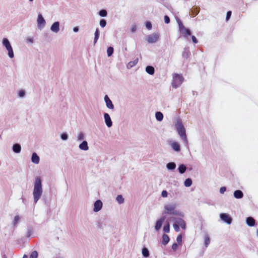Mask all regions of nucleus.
<instances>
[{"instance_id": "obj_33", "label": "nucleus", "mask_w": 258, "mask_h": 258, "mask_svg": "<svg viewBox=\"0 0 258 258\" xmlns=\"http://www.w3.org/2000/svg\"><path fill=\"white\" fill-rule=\"evenodd\" d=\"M113 51H114V49L112 47H111V46L109 47L107 50L108 56H110L113 53Z\"/></svg>"}, {"instance_id": "obj_27", "label": "nucleus", "mask_w": 258, "mask_h": 258, "mask_svg": "<svg viewBox=\"0 0 258 258\" xmlns=\"http://www.w3.org/2000/svg\"><path fill=\"white\" fill-rule=\"evenodd\" d=\"M176 165L174 162H170L167 164V167L168 169L173 170L175 168Z\"/></svg>"}, {"instance_id": "obj_8", "label": "nucleus", "mask_w": 258, "mask_h": 258, "mask_svg": "<svg viewBox=\"0 0 258 258\" xmlns=\"http://www.w3.org/2000/svg\"><path fill=\"white\" fill-rule=\"evenodd\" d=\"M174 223H177L178 225L181 227V228L183 229H185L186 228V223L183 219L180 218H175L174 219Z\"/></svg>"}, {"instance_id": "obj_38", "label": "nucleus", "mask_w": 258, "mask_h": 258, "mask_svg": "<svg viewBox=\"0 0 258 258\" xmlns=\"http://www.w3.org/2000/svg\"><path fill=\"white\" fill-rule=\"evenodd\" d=\"M176 240L177 241V242L179 243V244H181V242H182V236L181 234H179L177 236V238H176Z\"/></svg>"}, {"instance_id": "obj_41", "label": "nucleus", "mask_w": 258, "mask_h": 258, "mask_svg": "<svg viewBox=\"0 0 258 258\" xmlns=\"http://www.w3.org/2000/svg\"><path fill=\"white\" fill-rule=\"evenodd\" d=\"M164 22L166 24H168L170 22V18L167 16H164Z\"/></svg>"}, {"instance_id": "obj_10", "label": "nucleus", "mask_w": 258, "mask_h": 258, "mask_svg": "<svg viewBox=\"0 0 258 258\" xmlns=\"http://www.w3.org/2000/svg\"><path fill=\"white\" fill-rule=\"evenodd\" d=\"M37 24L40 28L44 27L45 25V21L41 14H39L38 16Z\"/></svg>"}, {"instance_id": "obj_24", "label": "nucleus", "mask_w": 258, "mask_h": 258, "mask_svg": "<svg viewBox=\"0 0 258 258\" xmlns=\"http://www.w3.org/2000/svg\"><path fill=\"white\" fill-rule=\"evenodd\" d=\"M156 118L158 121H161L163 118V115L161 112H157L155 114Z\"/></svg>"}, {"instance_id": "obj_17", "label": "nucleus", "mask_w": 258, "mask_h": 258, "mask_svg": "<svg viewBox=\"0 0 258 258\" xmlns=\"http://www.w3.org/2000/svg\"><path fill=\"white\" fill-rule=\"evenodd\" d=\"M32 162L35 164H38L39 162V157L36 153H33L31 158Z\"/></svg>"}, {"instance_id": "obj_34", "label": "nucleus", "mask_w": 258, "mask_h": 258, "mask_svg": "<svg viewBox=\"0 0 258 258\" xmlns=\"http://www.w3.org/2000/svg\"><path fill=\"white\" fill-rule=\"evenodd\" d=\"M107 11L105 10H102L99 12V15L101 17H105L107 15Z\"/></svg>"}, {"instance_id": "obj_28", "label": "nucleus", "mask_w": 258, "mask_h": 258, "mask_svg": "<svg viewBox=\"0 0 258 258\" xmlns=\"http://www.w3.org/2000/svg\"><path fill=\"white\" fill-rule=\"evenodd\" d=\"M94 43L95 44L96 43V42L97 41L98 38H99V30L98 29H96L95 32V34H94Z\"/></svg>"}, {"instance_id": "obj_23", "label": "nucleus", "mask_w": 258, "mask_h": 258, "mask_svg": "<svg viewBox=\"0 0 258 258\" xmlns=\"http://www.w3.org/2000/svg\"><path fill=\"white\" fill-rule=\"evenodd\" d=\"M146 71L150 75H153L155 72V70L154 67L152 66H147L146 68Z\"/></svg>"}, {"instance_id": "obj_11", "label": "nucleus", "mask_w": 258, "mask_h": 258, "mask_svg": "<svg viewBox=\"0 0 258 258\" xmlns=\"http://www.w3.org/2000/svg\"><path fill=\"white\" fill-rule=\"evenodd\" d=\"M102 207V203L100 200L96 201L94 203V211L97 212L100 211Z\"/></svg>"}, {"instance_id": "obj_48", "label": "nucleus", "mask_w": 258, "mask_h": 258, "mask_svg": "<svg viewBox=\"0 0 258 258\" xmlns=\"http://www.w3.org/2000/svg\"><path fill=\"white\" fill-rule=\"evenodd\" d=\"M191 39H192V42L194 43H198V40H197L196 37L195 36H191Z\"/></svg>"}, {"instance_id": "obj_4", "label": "nucleus", "mask_w": 258, "mask_h": 258, "mask_svg": "<svg viewBox=\"0 0 258 258\" xmlns=\"http://www.w3.org/2000/svg\"><path fill=\"white\" fill-rule=\"evenodd\" d=\"M177 131L181 138L186 143H187V139L185 134V130L182 124H179L177 126Z\"/></svg>"}, {"instance_id": "obj_20", "label": "nucleus", "mask_w": 258, "mask_h": 258, "mask_svg": "<svg viewBox=\"0 0 258 258\" xmlns=\"http://www.w3.org/2000/svg\"><path fill=\"white\" fill-rule=\"evenodd\" d=\"M79 148L80 149L84 151L88 150V144L86 141H83L80 145Z\"/></svg>"}, {"instance_id": "obj_25", "label": "nucleus", "mask_w": 258, "mask_h": 258, "mask_svg": "<svg viewBox=\"0 0 258 258\" xmlns=\"http://www.w3.org/2000/svg\"><path fill=\"white\" fill-rule=\"evenodd\" d=\"M186 167L183 164L180 165L178 167L179 172L181 174L184 173V172L186 171Z\"/></svg>"}, {"instance_id": "obj_53", "label": "nucleus", "mask_w": 258, "mask_h": 258, "mask_svg": "<svg viewBox=\"0 0 258 258\" xmlns=\"http://www.w3.org/2000/svg\"><path fill=\"white\" fill-rule=\"evenodd\" d=\"M29 1H31V2H32V1H33V0H29Z\"/></svg>"}, {"instance_id": "obj_35", "label": "nucleus", "mask_w": 258, "mask_h": 258, "mask_svg": "<svg viewBox=\"0 0 258 258\" xmlns=\"http://www.w3.org/2000/svg\"><path fill=\"white\" fill-rule=\"evenodd\" d=\"M38 253L36 251H33L30 254V258H37Z\"/></svg>"}, {"instance_id": "obj_45", "label": "nucleus", "mask_w": 258, "mask_h": 258, "mask_svg": "<svg viewBox=\"0 0 258 258\" xmlns=\"http://www.w3.org/2000/svg\"><path fill=\"white\" fill-rule=\"evenodd\" d=\"M226 188L224 186H223L220 188V192L221 194H224V192L226 191Z\"/></svg>"}, {"instance_id": "obj_15", "label": "nucleus", "mask_w": 258, "mask_h": 258, "mask_svg": "<svg viewBox=\"0 0 258 258\" xmlns=\"http://www.w3.org/2000/svg\"><path fill=\"white\" fill-rule=\"evenodd\" d=\"M59 22H54L51 26V30L55 33H57L59 30Z\"/></svg>"}, {"instance_id": "obj_52", "label": "nucleus", "mask_w": 258, "mask_h": 258, "mask_svg": "<svg viewBox=\"0 0 258 258\" xmlns=\"http://www.w3.org/2000/svg\"><path fill=\"white\" fill-rule=\"evenodd\" d=\"M23 258H28V256H27V255H24L23 256Z\"/></svg>"}, {"instance_id": "obj_43", "label": "nucleus", "mask_w": 258, "mask_h": 258, "mask_svg": "<svg viewBox=\"0 0 258 258\" xmlns=\"http://www.w3.org/2000/svg\"><path fill=\"white\" fill-rule=\"evenodd\" d=\"M177 247L178 245L176 243H173L172 245V249L174 251H175L177 249Z\"/></svg>"}, {"instance_id": "obj_21", "label": "nucleus", "mask_w": 258, "mask_h": 258, "mask_svg": "<svg viewBox=\"0 0 258 258\" xmlns=\"http://www.w3.org/2000/svg\"><path fill=\"white\" fill-rule=\"evenodd\" d=\"M13 150L16 153H20L21 150V146L18 144H14L13 147Z\"/></svg>"}, {"instance_id": "obj_14", "label": "nucleus", "mask_w": 258, "mask_h": 258, "mask_svg": "<svg viewBox=\"0 0 258 258\" xmlns=\"http://www.w3.org/2000/svg\"><path fill=\"white\" fill-rule=\"evenodd\" d=\"M104 119H105V121L106 125L108 127L111 126L112 123V121L111 120L109 115L108 113H104Z\"/></svg>"}, {"instance_id": "obj_29", "label": "nucleus", "mask_w": 258, "mask_h": 258, "mask_svg": "<svg viewBox=\"0 0 258 258\" xmlns=\"http://www.w3.org/2000/svg\"><path fill=\"white\" fill-rule=\"evenodd\" d=\"M191 184H192V181L190 178H187L184 181V185L186 187L190 186L191 185Z\"/></svg>"}, {"instance_id": "obj_26", "label": "nucleus", "mask_w": 258, "mask_h": 258, "mask_svg": "<svg viewBox=\"0 0 258 258\" xmlns=\"http://www.w3.org/2000/svg\"><path fill=\"white\" fill-rule=\"evenodd\" d=\"M142 254L144 257H147L149 256V252L148 249L147 248L144 247L142 249Z\"/></svg>"}, {"instance_id": "obj_1", "label": "nucleus", "mask_w": 258, "mask_h": 258, "mask_svg": "<svg viewBox=\"0 0 258 258\" xmlns=\"http://www.w3.org/2000/svg\"><path fill=\"white\" fill-rule=\"evenodd\" d=\"M42 194V181L40 177H37L34 182L33 192L34 201L35 203L40 198Z\"/></svg>"}, {"instance_id": "obj_32", "label": "nucleus", "mask_w": 258, "mask_h": 258, "mask_svg": "<svg viewBox=\"0 0 258 258\" xmlns=\"http://www.w3.org/2000/svg\"><path fill=\"white\" fill-rule=\"evenodd\" d=\"M163 230L165 233H169L170 231V225L167 223L163 227Z\"/></svg>"}, {"instance_id": "obj_7", "label": "nucleus", "mask_w": 258, "mask_h": 258, "mask_svg": "<svg viewBox=\"0 0 258 258\" xmlns=\"http://www.w3.org/2000/svg\"><path fill=\"white\" fill-rule=\"evenodd\" d=\"M159 39V35L157 33H153L152 34L148 35L146 37V40L149 43H155Z\"/></svg>"}, {"instance_id": "obj_40", "label": "nucleus", "mask_w": 258, "mask_h": 258, "mask_svg": "<svg viewBox=\"0 0 258 258\" xmlns=\"http://www.w3.org/2000/svg\"><path fill=\"white\" fill-rule=\"evenodd\" d=\"M231 14H232V12L231 11H228L227 12L226 17V21H228L230 19V18L231 16Z\"/></svg>"}, {"instance_id": "obj_42", "label": "nucleus", "mask_w": 258, "mask_h": 258, "mask_svg": "<svg viewBox=\"0 0 258 258\" xmlns=\"http://www.w3.org/2000/svg\"><path fill=\"white\" fill-rule=\"evenodd\" d=\"M161 195L163 197L165 198L167 197L168 193L166 190H163L162 191Z\"/></svg>"}, {"instance_id": "obj_3", "label": "nucleus", "mask_w": 258, "mask_h": 258, "mask_svg": "<svg viewBox=\"0 0 258 258\" xmlns=\"http://www.w3.org/2000/svg\"><path fill=\"white\" fill-rule=\"evenodd\" d=\"M3 44L5 46L8 51V55L10 58L14 57V52L13 48L10 43L9 40L7 38H4L3 40Z\"/></svg>"}, {"instance_id": "obj_2", "label": "nucleus", "mask_w": 258, "mask_h": 258, "mask_svg": "<svg viewBox=\"0 0 258 258\" xmlns=\"http://www.w3.org/2000/svg\"><path fill=\"white\" fill-rule=\"evenodd\" d=\"M183 80L184 78L182 75L173 74L172 75V86L174 88L179 87L182 84Z\"/></svg>"}, {"instance_id": "obj_39", "label": "nucleus", "mask_w": 258, "mask_h": 258, "mask_svg": "<svg viewBox=\"0 0 258 258\" xmlns=\"http://www.w3.org/2000/svg\"><path fill=\"white\" fill-rule=\"evenodd\" d=\"M146 28L148 29V30H151L152 29V24L150 22H147L146 23Z\"/></svg>"}, {"instance_id": "obj_16", "label": "nucleus", "mask_w": 258, "mask_h": 258, "mask_svg": "<svg viewBox=\"0 0 258 258\" xmlns=\"http://www.w3.org/2000/svg\"><path fill=\"white\" fill-rule=\"evenodd\" d=\"M171 146L173 150L175 151L179 152L180 151L179 144L176 142H173L171 143Z\"/></svg>"}, {"instance_id": "obj_51", "label": "nucleus", "mask_w": 258, "mask_h": 258, "mask_svg": "<svg viewBox=\"0 0 258 258\" xmlns=\"http://www.w3.org/2000/svg\"><path fill=\"white\" fill-rule=\"evenodd\" d=\"M131 67H133V65L135 64L134 62H130L128 64Z\"/></svg>"}, {"instance_id": "obj_30", "label": "nucleus", "mask_w": 258, "mask_h": 258, "mask_svg": "<svg viewBox=\"0 0 258 258\" xmlns=\"http://www.w3.org/2000/svg\"><path fill=\"white\" fill-rule=\"evenodd\" d=\"M116 201L119 204H121L124 202V199L121 195H118L116 197Z\"/></svg>"}, {"instance_id": "obj_12", "label": "nucleus", "mask_w": 258, "mask_h": 258, "mask_svg": "<svg viewBox=\"0 0 258 258\" xmlns=\"http://www.w3.org/2000/svg\"><path fill=\"white\" fill-rule=\"evenodd\" d=\"M165 217L163 216L156 222L155 228L157 231L159 230L161 228L162 223L165 220Z\"/></svg>"}, {"instance_id": "obj_31", "label": "nucleus", "mask_w": 258, "mask_h": 258, "mask_svg": "<svg viewBox=\"0 0 258 258\" xmlns=\"http://www.w3.org/2000/svg\"><path fill=\"white\" fill-rule=\"evenodd\" d=\"M210 237L208 235H205V244L206 247H207L208 245L210 244Z\"/></svg>"}, {"instance_id": "obj_47", "label": "nucleus", "mask_w": 258, "mask_h": 258, "mask_svg": "<svg viewBox=\"0 0 258 258\" xmlns=\"http://www.w3.org/2000/svg\"><path fill=\"white\" fill-rule=\"evenodd\" d=\"M19 95L20 97H22L25 95V92L23 90H21L19 93Z\"/></svg>"}, {"instance_id": "obj_36", "label": "nucleus", "mask_w": 258, "mask_h": 258, "mask_svg": "<svg viewBox=\"0 0 258 258\" xmlns=\"http://www.w3.org/2000/svg\"><path fill=\"white\" fill-rule=\"evenodd\" d=\"M106 25V22L104 19H102L100 21V25L101 27H104Z\"/></svg>"}, {"instance_id": "obj_18", "label": "nucleus", "mask_w": 258, "mask_h": 258, "mask_svg": "<svg viewBox=\"0 0 258 258\" xmlns=\"http://www.w3.org/2000/svg\"><path fill=\"white\" fill-rule=\"evenodd\" d=\"M255 220L251 217H249L246 219V224L250 227L253 226L255 225Z\"/></svg>"}, {"instance_id": "obj_37", "label": "nucleus", "mask_w": 258, "mask_h": 258, "mask_svg": "<svg viewBox=\"0 0 258 258\" xmlns=\"http://www.w3.org/2000/svg\"><path fill=\"white\" fill-rule=\"evenodd\" d=\"M173 226L176 232H178L179 231V227L177 223H174Z\"/></svg>"}, {"instance_id": "obj_46", "label": "nucleus", "mask_w": 258, "mask_h": 258, "mask_svg": "<svg viewBox=\"0 0 258 258\" xmlns=\"http://www.w3.org/2000/svg\"><path fill=\"white\" fill-rule=\"evenodd\" d=\"M19 220V216H16L14 218V224H16L18 221Z\"/></svg>"}, {"instance_id": "obj_49", "label": "nucleus", "mask_w": 258, "mask_h": 258, "mask_svg": "<svg viewBox=\"0 0 258 258\" xmlns=\"http://www.w3.org/2000/svg\"><path fill=\"white\" fill-rule=\"evenodd\" d=\"M84 139V135L83 133H80L79 135V140H82Z\"/></svg>"}, {"instance_id": "obj_9", "label": "nucleus", "mask_w": 258, "mask_h": 258, "mask_svg": "<svg viewBox=\"0 0 258 258\" xmlns=\"http://www.w3.org/2000/svg\"><path fill=\"white\" fill-rule=\"evenodd\" d=\"M220 218L222 220H223V221H224L225 222H226V223H227L228 224H231V223L232 222L231 218L229 216V215H228L227 214H225V213L221 214Z\"/></svg>"}, {"instance_id": "obj_22", "label": "nucleus", "mask_w": 258, "mask_h": 258, "mask_svg": "<svg viewBox=\"0 0 258 258\" xmlns=\"http://www.w3.org/2000/svg\"><path fill=\"white\" fill-rule=\"evenodd\" d=\"M169 241V236L165 234H163L162 236V244L164 245H166L168 243Z\"/></svg>"}, {"instance_id": "obj_5", "label": "nucleus", "mask_w": 258, "mask_h": 258, "mask_svg": "<svg viewBox=\"0 0 258 258\" xmlns=\"http://www.w3.org/2000/svg\"><path fill=\"white\" fill-rule=\"evenodd\" d=\"M165 213L171 215H177L178 212L175 210L174 205H167L164 207Z\"/></svg>"}, {"instance_id": "obj_6", "label": "nucleus", "mask_w": 258, "mask_h": 258, "mask_svg": "<svg viewBox=\"0 0 258 258\" xmlns=\"http://www.w3.org/2000/svg\"><path fill=\"white\" fill-rule=\"evenodd\" d=\"M179 27L180 32L184 37H187L191 35L190 30L184 27L181 22L179 23Z\"/></svg>"}, {"instance_id": "obj_19", "label": "nucleus", "mask_w": 258, "mask_h": 258, "mask_svg": "<svg viewBox=\"0 0 258 258\" xmlns=\"http://www.w3.org/2000/svg\"><path fill=\"white\" fill-rule=\"evenodd\" d=\"M234 196L236 199H241L243 197V194L241 190H236L234 192Z\"/></svg>"}, {"instance_id": "obj_13", "label": "nucleus", "mask_w": 258, "mask_h": 258, "mask_svg": "<svg viewBox=\"0 0 258 258\" xmlns=\"http://www.w3.org/2000/svg\"><path fill=\"white\" fill-rule=\"evenodd\" d=\"M104 100L106 102V104L107 107L109 108L113 109L114 108L113 104L112 103V101L109 98L108 96L107 95H105L104 97Z\"/></svg>"}, {"instance_id": "obj_50", "label": "nucleus", "mask_w": 258, "mask_h": 258, "mask_svg": "<svg viewBox=\"0 0 258 258\" xmlns=\"http://www.w3.org/2000/svg\"><path fill=\"white\" fill-rule=\"evenodd\" d=\"M73 30L75 32H77L79 31V28L78 27H75L74 28Z\"/></svg>"}, {"instance_id": "obj_44", "label": "nucleus", "mask_w": 258, "mask_h": 258, "mask_svg": "<svg viewBox=\"0 0 258 258\" xmlns=\"http://www.w3.org/2000/svg\"><path fill=\"white\" fill-rule=\"evenodd\" d=\"M61 138L63 140H67L68 139V135L66 134H62L61 135Z\"/></svg>"}]
</instances>
